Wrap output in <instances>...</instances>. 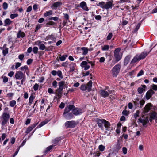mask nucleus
Here are the masks:
<instances>
[{
  "label": "nucleus",
  "instance_id": "f257e3e1",
  "mask_svg": "<svg viewBox=\"0 0 157 157\" xmlns=\"http://www.w3.org/2000/svg\"><path fill=\"white\" fill-rule=\"evenodd\" d=\"M74 108L75 106L73 105H70L65 107L63 114V117L64 118L67 120H70L73 118L74 115L73 113L69 112Z\"/></svg>",
  "mask_w": 157,
  "mask_h": 157
},
{
  "label": "nucleus",
  "instance_id": "f03ea898",
  "mask_svg": "<svg viewBox=\"0 0 157 157\" xmlns=\"http://www.w3.org/2000/svg\"><path fill=\"white\" fill-rule=\"evenodd\" d=\"M121 50L120 48H117L114 52V56L116 60H113L111 63V66L120 61L121 59L122 56V53L120 52Z\"/></svg>",
  "mask_w": 157,
  "mask_h": 157
},
{
  "label": "nucleus",
  "instance_id": "7ed1b4c3",
  "mask_svg": "<svg viewBox=\"0 0 157 157\" xmlns=\"http://www.w3.org/2000/svg\"><path fill=\"white\" fill-rule=\"evenodd\" d=\"M150 52V51L148 52L144 51L139 55H136L131 61V63L133 64L141 59H143Z\"/></svg>",
  "mask_w": 157,
  "mask_h": 157
},
{
  "label": "nucleus",
  "instance_id": "20e7f679",
  "mask_svg": "<svg viewBox=\"0 0 157 157\" xmlns=\"http://www.w3.org/2000/svg\"><path fill=\"white\" fill-rule=\"evenodd\" d=\"M10 117L9 113H4L2 115L1 120L2 121L1 124L2 126H4L8 123V120Z\"/></svg>",
  "mask_w": 157,
  "mask_h": 157
},
{
  "label": "nucleus",
  "instance_id": "39448f33",
  "mask_svg": "<svg viewBox=\"0 0 157 157\" xmlns=\"http://www.w3.org/2000/svg\"><path fill=\"white\" fill-rule=\"evenodd\" d=\"M88 63H90L92 67L94 66V64L92 62L89 61V60H87L86 61H83L80 64V66L82 68H84L85 70H87L90 68V66L88 65Z\"/></svg>",
  "mask_w": 157,
  "mask_h": 157
},
{
  "label": "nucleus",
  "instance_id": "423d86ee",
  "mask_svg": "<svg viewBox=\"0 0 157 157\" xmlns=\"http://www.w3.org/2000/svg\"><path fill=\"white\" fill-rule=\"evenodd\" d=\"M92 85V82L91 80H90L87 84V86L85 84H82L80 88L82 91H84L87 90L89 92L91 90Z\"/></svg>",
  "mask_w": 157,
  "mask_h": 157
},
{
  "label": "nucleus",
  "instance_id": "0eeeda50",
  "mask_svg": "<svg viewBox=\"0 0 157 157\" xmlns=\"http://www.w3.org/2000/svg\"><path fill=\"white\" fill-rule=\"evenodd\" d=\"M133 103L136 107V108L138 107H140V108H142L143 105L145 103V101L143 99L140 101L139 98H137L136 99H134Z\"/></svg>",
  "mask_w": 157,
  "mask_h": 157
},
{
  "label": "nucleus",
  "instance_id": "6e6552de",
  "mask_svg": "<svg viewBox=\"0 0 157 157\" xmlns=\"http://www.w3.org/2000/svg\"><path fill=\"white\" fill-rule=\"evenodd\" d=\"M120 65L119 64H117L113 67L112 69V73L113 76L116 77L117 75L120 71Z\"/></svg>",
  "mask_w": 157,
  "mask_h": 157
},
{
  "label": "nucleus",
  "instance_id": "1a4fd4ad",
  "mask_svg": "<svg viewBox=\"0 0 157 157\" xmlns=\"http://www.w3.org/2000/svg\"><path fill=\"white\" fill-rule=\"evenodd\" d=\"M76 124V123L74 121H67L65 123V126L69 128H73Z\"/></svg>",
  "mask_w": 157,
  "mask_h": 157
},
{
  "label": "nucleus",
  "instance_id": "9d476101",
  "mask_svg": "<svg viewBox=\"0 0 157 157\" xmlns=\"http://www.w3.org/2000/svg\"><path fill=\"white\" fill-rule=\"evenodd\" d=\"M139 121L143 124V126H145L149 122L148 118L144 115H143L141 118H139Z\"/></svg>",
  "mask_w": 157,
  "mask_h": 157
},
{
  "label": "nucleus",
  "instance_id": "9b49d317",
  "mask_svg": "<svg viewBox=\"0 0 157 157\" xmlns=\"http://www.w3.org/2000/svg\"><path fill=\"white\" fill-rule=\"evenodd\" d=\"M25 77V75L21 71H17L15 74V78L16 79L21 80Z\"/></svg>",
  "mask_w": 157,
  "mask_h": 157
},
{
  "label": "nucleus",
  "instance_id": "f8f14e48",
  "mask_svg": "<svg viewBox=\"0 0 157 157\" xmlns=\"http://www.w3.org/2000/svg\"><path fill=\"white\" fill-rule=\"evenodd\" d=\"M72 112L73 114L75 116H77L82 114L83 113V111L82 109L78 108H74L72 109Z\"/></svg>",
  "mask_w": 157,
  "mask_h": 157
},
{
  "label": "nucleus",
  "instance_id": "ddd939ff",
  "mask_svg": "<svg viewBox=\"0 0 157 157\" xmlns=\"http://www.w3.org/2000/svg\"><path fill=\"white\" fill-rule=\"evenodd\" d=\"M105 120L104 119H99L97 120V124L99 127L101 128V130H103L104 127L103 124H104Z\"/></svg>",
  "mask_w": 157,
  "mask_h": 157
},
{
  "label": "nucleus",
  "instance_id": "4468645a",
  "mask_svg": "<svg viewBox=\"0 0 157 157\" xmlns=\"http://www.w3.org/2000/svg\"><path fill=\"white\" fill-rule=\"evenodd\" d=\"M113 1H111L107 2L103 6V7L105 9H108L109 8H112L113 7Z\"/></svg>",
  "mask_w": 157,
  "mask_h": 157
},
{
  "label": "nucleus",
  "instance_id": "2eb2a0df",
  "mask_svg": "<svg viewBox=\"0 0 157 157\" xmlns=\"http://www.w3.org/2000/svg\"><path fill=\"white\" fill-rule=\"evenodd\" d=\"M152 106V104L150 103H149L147 104L144 107L143 109V112L144 113H147L151 109V107Z\"/></svg>",
  "mask_w": 157,
  "mask_h": 157
},
{
  "label": "nucleus",
  "instance_id": "dca6fc26",
  "mask_svg": "<svg viewBox=\"0 0 157 157\" xmlns=\"http://www.w3.org/2000/svg\"><path fill=\"white\" fill-rule=\"evenodd\" d=\"M108 92L105 90H102L101 91L100 94L101 96L104 98H106L108 96L109 93H112V91L108 90Z\"/></svg>",
  "mask_w": 157,
  "mask_h": 157
},
{
  "label": "nucleus",
  "instance_id": "f3484780",
  "mask_svg": "<svg viewBox=\"0 0 157 157\" xmlns=\"http://www.w3.org/2000/svg\"><path fill=\"white\" fill-rule=\"evenodd\" d=\"M154 92L152 89L150 90L147 92L146 94V97L147 100L149 99L154 94Z\"/></svg>",
  "mask_w": 157,
  "mask_h": 157
},
{
  "label": "nucleus",
  "instance_id": "a211bd4d",
  "mask_svg": "<svg viewBox=\"0 0 157 157\" xmlns=\"http://www.w3.org/2000/svg\"><path fill=\"white\" fill-rule=\"evenodd\" d=\"M79 6L84 10L86 11H89V9L87 7L86 4L85 2H81Z\"/></svg>",
  "mask_w": 157,
  "mask_h": 157
},
{
  "label": "nucleus",
  "instance_id": "6ab92c4d",
  "mask_svg": "<svg viewBox=\"0 0 157 157\" xmlns=\"http://www.w3.org/2000/svg\"><path fill=\"white\" fill-rule=\"evenodd\" d=\"M37 123H35L33 125L27 128V129L26 131V133L27 134L29 133L30 131H31L38 124Z\"/></svg>",
  "mask_w": 157,
  "mask_h": 157
},
{
  "label": "nucleus",
  "instance_id": "aec40b11",
  "mask_svg": "<svg viewBox=\"0 0 157 157\" xmlns=\"http://www.w3.org/2000/svg\"><path fill=\"white\" fill-rule=\"evenodd\" d=\"M104 125L106 130H113L112 128L110 129L111 124L110 123L105 120Z\"/></svg>",
  "mask_w": 157,
  "mask_h": 157
},
{
  "label": "nucleus",
  "instance_id": "412c9836",
  "mask_svg": "<svg viewBox=\"0 0 157 157\" xmlns=\"http://www.w3.org/2000/svg\"><path fill=\"white\" fill-rule=\"evenodd\" d=\"M62 4V3L60 2H57L54 3L52 6V8L53 9H56L58 7L60 6Z\"/></svg>",
  "mask_w": 157,
  "mask_h": 157
},
{
  "label": "nucleus",
  "instance_id": "4be33fe9",
  "mask_svg": "<svg viewBox=\"0 0 157 157\" xmlns=\"http://www.w3.org/2000/svg\"><path fill=\"white\" fill-rule=\"evenodd\" d=\"M157 113L155 112H152L150 114V118L156 120V122H157Z\"/></svg>",
  "mask_w": 157,
  "mask_h": 157
},
{
  "label": "nucleus",
  "instance_id": "5701e85b",
  "mask_svg": "<svg viewBox=\"0 0 157 157\" xmlns=\"http://www.w3.org/2000/svg\"><path fill=\"white\" fill-rule=\"evenodd\" d=\"M64 84L65 82L63 81L59 82L58 83L59 88L58 89L63 90Z\"/></svg>",
  "mask_w": 157,
  "mask_h": 157
},
{
  "label": "nucleus",
  "instance_id": "b1692460",
  "mask_svg": "<svg viewBox=\"0 0 157 157\" xmlns=\"http://www.w3.org/2000/svg\"><path fill=\"white\" fill-rule=\"evenodd\" d=\"M61 140V137L57 138L52 140V142L53 144V146L54 147Z\"/></svg>",
  "mask_w": 157,
  "mask_h": 157
},
{
  "label": "nucleus",
  "instance_id": "393cba45",
  "mask_svg": "<svg viewBox=\"0 0 157 157\" xmlns=\"http://www.w3.org/2000/svg\"><path fill=\"white\" fill-rule=\"evenodd\" d=\"M25 36V33L24 32H22L21 30L19 31L17 34V38H23Z\"/></svg>",
  "mask_w": 157,
  "mask_h": 157
},
{
  "label": "nucleus",
  "instance_id": "a878e982",
  "mask_svg": "<svg viewBox=\"0 0 157 157\" xmlns=\"http://www.w3.org/2000/svg\"><path fill=\"white\" fill-rule=\"evenodd\" d=\"M131 57V56L130 55H128L125 57L124 62V63L125 65H126L128 64Z\"/></svg>",
  "mask_w": 157,
  "mask_h": 157
},
{
  "label": "nucleus",
  "instance_id": "bb28decb",
  "mask_svg": "<svg viewBox=\"0 0 157 157\" xmlns=\"http://www.w3.org/2000/svg\"><path fill=\"white\" fill-rule=\"evenodd\" d=\"M4 21L5 23L4 26H8L12 22V21L9 18L6 19Z\"/></svg>",
  "mask_w": 157,
  "mask_h": 157
},
{
  "label": "nucleus",
  "instance_id": "cd10ccee",
  "mask_svg": "<svg viewBox=\"0 0 157 157\" xmlns=\"http://www.w3.org/2000/svg\"><path fill=\"white\" fill-rule=\"evenodd\" d=\"M81 49L83 51L82 54L83 55H85L88 53V49L87 48L82 47L81 48Z\"/></svg>",
  "mask_w": 157,
  "mask_h": 157
},
{
  "label": "nucleus",
  "instance_id": "c85d7f7f",
  "mask_svg": "<svg viewBox=\"0 0 157 157\" xmlns=\"http://www.w3.org/2000/svg\"><path fill=\"white\" fill-rule=\"evenodd\" d=\"M56 93L57 94V96L59 98H60L61 97L63 93V90L57 89Z\"/></svg>",
  "mask_w": 157,
  "mask_h": 157
},
{
  "label": "nucleus",
  "instance_id": "c756f323",
  "mask_svg": "<svg viewBox=\"0 0 157 157\" xmlns=\"http://www.w3.org/2000/svg\"><path fill=\"white\" fill-rule=\"evenodd\" d=\"M67 56V55H64L62 56H61V55H60L59 56V58L61 61H64L65 60Z\"/></svg>",
  "mask_w": 157,
  "mask_h": 157
},
{
  "label": "nucleus",
  "instance_id": "7c9ffc66",
  "mask_svg": "<svg viewBox=\"0 0 157 157\" xmlns=\"http://www.w3.org/2000/svg\"><path fill=\"white\" fill-rule=\"evenodd\" d=\"M53 147L54 146L52 145L46 148V150L44 151V153L46 154L47 153L49 152L53 148Z\"/></svg>",
  "mask_w": 157,
  "mask_h": 157
},
{
  "label": "nucleus",
  "instance_id": "2f4dec72",
  "mask_svg": "<svg viewBox=\"0 0 157 157\" xmlns=\"http://www.w3.org/2000/svg\"><path fill=\"white\" fill-rule=\"evenodd\" d=\"M35 98V97L33 96V94H31L30 96L29 99V103L30 104H31L33 101V100Z\"/></svg>",
  "mask_w": 157,
  "mask_h": 157
},
{
  "label": "nucleus",
  "instance_id": "473e14b6",
  "mask_svg": "<svg viewBox=\"0 0 157 157\" xmlns=\"http://www.w3.org/2000/svg\"><path fill=\"white\" fill-rule=\"evenodd\" d=\"M98 149L100 151L102 152L105 150V146L102 145H100L98 146Z\"/></svg>",
  "mask_w": 157,
  "mask_h": 157
},
{
  "label": "nucleus",
  "instance_id": "72a5a7b5",
  "mask_svg": "<svg viewBox=\"0 0 157 157\" xmlns=\"http://www.w3.org/2000/svg\"><path fill=\"white\" fill-rule=\"evenodd\" d=\"M52 10H49V11L46 12L44 14V16L45 17H47L51 15L52 13Z\"/></svg>",
  "mask_w": 157,
  "mask_h": 157
},
{
  "label": "nucleus",
  "instance_id": "f704fd0d",
  "mask_svg": "<svg viewBox=\"0 0 157 157\" xmlns=\"http://www.w3.org/2000/svg\"><path fill=\"white\" fill-rule=\"evenodd\" d=\"M16 104V101L13 100L10 101V105L12 107H13Z\"/></svg>",
  "mask_w": 157,
  "mask_h": 157
},
{
  "label": "nucleus",
  "instance_id": "c9c22d12",
  "mask_svg": "<svg viewBox=\"0 0 157 157\" xmlns=\"http://www.w3.org/2000/svg\"><path fill=\"white\" fill-rule=\"evenodd\" d=\"M47 27H48L49 25H56V24L54 22L52 21H49L46 24Z\"/></svg>",
  "mask_w": 157,
  "mask_h": 157
},
{
  "label": "nucleus",
  "instance_id": "e433bc0d",
  "mask_svg": "<svg viewBox=\"0 0 157 157\" xmlns=\"http://www.w3.org/2000/svg\"><path fill=\"white\" fill-rule=\"evenodd\" d=\"M57 75L60 78H63V76L62 75V72L60 70H58L57 72Z\"/></svg>",
  "mask_w": 157,
  "mask_h": 157
},
{
  "label": "nucleus",
  "instance_id": "4c0bfd02",
  "mask_svg": "<svg viewBox=\"0 0 157 157\" xmlns=\"http://www.w3.org/2000/svg\"><path fill=\"white\" fill-rule=\"evenodd\" d=\"M105 5V2H100L98 3V4H97V6H99L100 7H101L103 9H104L103 7V6Z\"/></svg>",
  "mask_w": 157,
  "mask_h": 157
},
{
  "label": "nucleus",
  "instance_id": "58836bf2",
  "mask_svg": "<svg viewBox=\"0 0 157 157\" xmlns=\"http://www.w3.org/2000/svg\"><path fill=\"white\" fill-rule=\"evenodd\" d=\"M116 154L114 152H112L108 154L107 157H115L116 156Z\"/></svg>",
  "mask_w": 157,
  "mask_h": 157
},
{
  "label": "nucleus",
  "instance_id": "ea45409f",
  "mask_svg": "<svg viewBox=\"0 0 157 157\" xmlns=\"http://www.w3.org/2000/svg\"><path fill=\"white\" fill-rule=\"evenodd\" d=\"M8 52V48H5L3 50V53L4 55L5 56Z\"/></svg>",
  "mask_w": 157,
  "mask_h": 157
},
{
  "label": "nucleus",
  "instance_id": "a19ab883",
  "mask_svg": "<svg viewBox=\"0 0 157 157\" xmlns=\"http://www.w3.org/2000/svg\"><path fill=\"white\" fill-rule=\"evenodd\" d=\"M39 49L41 50H44L46 46H45L44 44H41L39 46Z\"/></svg>",
  "mask_w": 157,
  "mask_h": 157
},
{
  "label": "nucleus",
  "instance_id": "79ce46f5",
  "mask_svg": "<svg viewBox=\"0 0 157 157\" xmlns=\"http://www.w3.org/2000/svg\"><path fill=\"white\" fill-rule=\"evenodd\" d=\"M3 79V82L4 83H6L8 82V78L6 76H4L2 77Z\"/></svg>",
  "mask_w": 157,
  "mask_h": 157
},
{
  "label": "nucleus",
  "instance_id": "37998d69",
  "mask_svg": "<svg viewBox=\"0 0 157 157\" xmlns=\"http://www.w3.org/2000/svg\"><path fill=\"white\" fill-rule=\"evenodd\" d=\"M28 69V67L27 65H25L23 67H22L20 68V70L23 71L25 70V72L26 70Z\"/></svg>",
  "mask_w": 157,
  "mask_h": 157
},
{
  "label": "nucleus",
  "instance_id": "c03bdc74",
  "mask_svg": "<svg viewBox=\"0 0 157 157\" xmlns=\"http://www.w3.org/2000/svg\"><path fill=\"white\" fill-rule=\"evenodd\" d=\"M39 87V85L37 83H36L33 86V89L35 91L38 90Z\"/></svg>",
  "mask_w": 157,
  "mask_h": 157
},
{
  "label": "nucleus",
  "instance_id": "a18cd8bd",
  "mask_svg": "<svg viewBox=\"0 0 157 157\" xmlns=\"http://www.w3.org/2000/svg\"><path fill=\"white\" fill-rule=\"evenodd\" d=\"M109 46L108 45H104L103 47L102 48V49L103 51L107 50L109 49Z\"/></svg>",
  "mask_w": 157,
  "mask_h": 157
},
{
  "label": "nucleus",
  "instance_id": "49530a36",
  "mask_svg": "<svg viewBox=\"0 0 157 157\" xmlns=\"http://www.w3.org/2000/svg\"><path fill=\"white\" fill-rule=\"evenodd\" d=\"M113 36V34L112 33H110L108 35L107 37V40H110L112 38Z\"/></svg>",
  "mask_w": 157,
  "mask_h": 157
},
{
  "label": "nucleus",
  "instance_id": "de8ad7c7",
  "mask_svg": "<svg viewBox=\"0 0 157 157\" xmlns=\"http://www.w3.org/2000/svg\"><path fill=\"white\" fill-rule=\"evenodd\" d=\"M38 50V48L37 47H34L33 48V52L34 54H37Z\"/></svg>",
  "mask_w": 157,
  "mask_h": 157
},
{
  "label": "nucleus",
  "instance_id": "09e8293b",
  "mask_svg": "<svg viewBox=\"0 0 157 157\" xmlns=\"http://www.w3.org/2000/svg\"><path fill=\"white\" fill-rule=\"evenodd\" d=\"M144 90H145L143 88L141 87L138 88L137 90L139 94L142 93Z\"/></svg>",
  "mask_w": 157,
  "mask_h": 157
},
{
  "label": "nucleus",
  "instance_id": "8fccbe9b",
  "mask_svg": "<svg viewBox=\"0 0 157 157\" xmlns=\"http://www.w3.org/2000/svg\"><path fill=\"white\" fill-rule=\"evenodd\" d=\"M18 16V14L17 13L14 14H11L10 15V17L12 19H13L17 17Z\"/></svg>",
  "mask_w": 157,
  "mask_h": 157
},
{
  "label": "nucleus",
  "instance_id": "3c124183",
  "mask_svg": "<svg viewBox=\"0 0 157 157\" xmlns=\"http://www.w3.org/2000/svg\"><path fill=\"white\" fill-rule=\"evenodd\" d=\"M3 7L4 9H7L8 7V5L7 3L6 2H4L3 4Z\"/></svg>",
  "mask_w": 157,
  "mask_h": 157
},
{
  "label": "nucleus",
  "instance_id": "603ef678",
  "mask_svg": "<svg viewBox=\"0 0 157 157\" xmlns=\"http://www.w3.org/2000/svg\"><path fill=\"white\" fill-rule=\"evenodd\" d=\"M116 150L117 151L121 148V146L120 143H117L116 146Z\"/></svg>",
  "mask_w": 157,
  "mask_h": 157
},
{
  "label": "nucleus",
  "instance_id": "864d4df0",
  "mask_svg": "<svg viewBox=\"0 0 157 157\" xmlns=\"http://www.w3.org/2000/svg\"><path fill=\"white\" fill-rule=\"evenodd\" d=\"M75 67L74 65L72 64V65H71L70 67V72H73L75 70Z\"/></svg>",
  "mask_w": 157,
  "mask_h": 157
},
{
  "label": "nucleus",
  "instance_id": "5fc2aeb1",
  "mask_svg": "<svg viewBox=\"0 0 157 157\" xmlns=\"http://www.w3.org/2000/svg\"><path fill=\"white\" fill-rule=\"evenodd\" d=\"M43 42H44V41H41L40 40H38L36 41L35 42V44L36 45H38L39 46Z\"/></svg>",
  "mask_w": 157,
  "mask_h": 157
},
{
  "label": "nucleus",
  "instance_id": "6e6d98bb",
  "mask_svg": "<svg viewBox=\"0 0 157 157\" xmlns=\"http://www.w3.org/2000/svg\"><path fill=\"white\" fill-rule=\"evenodd\" d=\"M122 114L125 116H127L129 114V112L127 111L126 110H124L123 111Z\"/></svg>",
  "mask_w": 157,
  "mask_h": 157
},
{
  "label": "nucleus",
  "instance_id": "4d7b16f0",
  "mask_svg": "<svg viewBox=\"0 0 157 157\" xmlns=\"http://www.w3.org/2000/svg\"><path fill=\"white\" fill-rule=\"evenodd\" d=\"M64 18L66 19V20L68 21L69 19V16L67 14L63 13Z\"/></svg>",
  "mask_w": 157,
  "mask_h": 157
},
{
  "label": "nucleus",
  "instance_id": "13d9d810",
  "mask_svg": "<svg viewBox=\"0 0 157 157\" xmlns=\"http://www.w3.org/2000/svg\"><path fill=\"white\" fill-rule=\"evenodd\" d=\"M144 74V71L142 70H141L137 75V76L139 77L143 75Z\"/></svg>",
  "mask_w": 157,
  "mask_h": 157
},
{
  "label": "nucleus",
  "instance_id": "bf43d9fd",
  "mask_svg": "<svg viewBox=\"0 0 157 157\" xmlns=\"http://www.w3.org/2000/svg\"><path fill=\"white\" fill-rule=\"evenodd\" d=\"M152 89L155 91L157 90V85L153 84L152 85Z\"/></svg>",
  "mask_w": 157,
  "mask_h": 157
},
{
  "label": "nucleus",
  "instance_id": "052dcab7",
  "mask_svg": "<svg viewBox=\"0 0 157 157\" xmlns=\"http://www.w3.org/2000/svg\"><path fill=\"white\" fill-rule=\"evenodd\" d=\"M139 111H137L136 113L134 114V117L136 118L139 116Z\"/></svg>",
  "mask_w": 157,
  "mask_h": 157
},
{
  "label": "nucleus",
  "instance_id": "680f3d73",
  "mask_svg": "<svg viewBox=\"0 0 157 157\" xmlns=\"http://www.w3.org/2000/svg\"><path fill=\"white\" fill-rule=\"evenodd\" d=\"M48 91L50 94H54V93L53 90L51 88H49L48 89Z\"/></svg>",
  "mask_w": 157,
  "mask_h": 157
},
{
  "label": "nucleus",
  "instance_id": "e2e57ef3",
  "mask_svg": "<svg viewBox=\"0 0 157 157\" xmlns=\"http://www.w3.org/2000/svg\"><path fill=\"white\" fill-rule=\"evenodd\" d=\"M52 86L55 88H56L57 87V82L56 81H54L52 83Z\"/></svg>",
  "mask_w": 157,
  "mask_h": 157
},
{
  "label": "nucleus",
  "instance_id": "0e129e2a",
  "mask_svg": "<svg viewBox=\"0 0 157 157\" xmlns=\"http://www.w3.org/2000/svg\"><path fill=\"white\" fill-rule=\"evenodd\" d=\"M33 60L31 59H29L27 61V63L28 65H30L32 62Z\"/></svg>",
  "mask_w": 157,
  "mask_h": 157
},
{
  "label": "nucleus",
  "instance_id": "69168bd1",
  "mask_svg": "<svg viewBox=\"0 0 157 157\" xmlns=\"http://www.w3.org/2000/svg\"><path fill=\"white\" fill-rule=\"evenodd\" d=\"M24 57V54L20 55L18 56V58L21 60H22Z\"/></svg>",
  "mask_w": 157,
  "mask_h": 157
},
{
  "label": "nucleus",
  "instance_id": "338daca9",
  "mask_svg": "<svg viewBox=\"0 0 157 157\" xmlns=\"http://www.w3.org/2000/svg\"><path fill=\"white\" fill-rule=\"evenodd\" d=\"M41 27V25L38 24L37 25L36 28V30L35 31L36 32Z\"/></svg>",
  "mask_w": 157,
  "mask_h": 157
},
{
  "label": "nucleus",
  "instance_id": "774afa93",
  "mask_svg": "<svg viewBox=\"0 0 157 157\" xmlns=\"http://www.w3.org/2000/svg\"><path fill=\"white\" fill-rule=\"evenodd\" d=\"M14 74V72L13 71H10L8 73V75L10 77H12Z\"/></svg>",
  "mask_w": 157,
  "mask_h": 157
}]
</instances>
